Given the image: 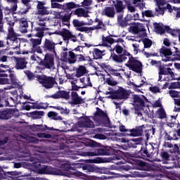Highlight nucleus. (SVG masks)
I'll use <instances>...</instances> for the list:
<instances>
[{"label": "nucleus", "mask_w": 180, "mask_h": 180, "mask_svg": "<svg viewBox=\"0 0 180 180\" xmlns=\"http://www.w3.org/2000/svg\"><path fill=\"white\" fill-rule=\"evenodd\" d=\"M158 154V146L154 143H146L145 146L141 148L139 151H136L134 153L135 158H141L142 160H147L154 154Z\"/></svg>", "instance_id": "2"}, {"label": "nucleus", "mask_w": 180, "mask_h": 180, "mask_svg": "<svg viewBox=\"0 0 180 180\" xmlns=\"http://www.w3.org/2000/svg\"><path fill=\"white\" fill-rule=\"evenodd\" d=\"M72 15V13H65L64 16L62 18V22H66V26H70V20Z\"/></svg>", "instance_id": "42"}, {"label": "nucleus", "mask_w": 180, "mask_h": 180, "mask_svg": "<svg viewBox=\"0 0 180 180\" xmlns=\"http://www.w3.org/2000/svg\"><path fill=\"white\" fill-rule=\"evenodd\" d=\"M174 61H180V50L179 49L176 53H174L172 58Z\"/></svg>", "instance_id": "58"}, {"label": "nucleus", "mask_w": 180, "mask_h": 180, "mask_svg": "<svg viewBox=\"0 0 180 180\" xmlns=\"http://www.w3.org/2000/svg\"><path fill=\"white\" fill-rule=\"evenodd\" d=\"M174 104L176 106L174 107V112H180V98L174 99Z\"/></svg>", "instance_id": "56"}, {"label": "nucleus", "mask_w": 180, "mask_h": 180, "mask_svg": "<svg viewBox=\"0 0 180 180\" xmlns=\"http://www.w3.org/2000/svg\"><path fill=\"white\" fill-rule=\"evenodd\" d=\"M102 15L104 16H107V18H115L116 15V11H115V8L113 7H105L102 11Z\"/></svg>", "instance_id": "24"}, {"label": "nucleus", "mask_w": 180, "mask_h": 180, "mask_svg": "<svg viewBox=\"0 0 180 180\" xmlns=\"http://www.w3.org/2000/svg\"><path fill=\"white\" fill-rule=\"evenodd\" d=\"M160 157L162 160V161H163V164H168V161H169V160H171V155H169V153H168V152H167V150L162 149L160 153Z\"/></svg>", "instance_id": "27"}, {"label": "nucleus", "mask_w": 180, "mask_h": 180, "mask_svg": "<svg viewBox=\"0 0 180 180\" xmlns=\"http://www.w3.org/2000/svg\"><path fill=\"white\" fill-rule=\"evenodd\" d=\"M143 129H146L144 125L138 127L136 129H131L130 137H139V136H143Z\"/></svg>", "instance_id": "25"}, {"label": "nucleus", "mask_w": 180, "mask_h": 180, "mask_svg": "<svg viewBox=\"0 0 180 180\" xmlns=\"http://www.w3.org/2000/svg\"><path fill=\"white\" fill-rule=\"evenodd\" d=\"M116 99H129L130 94L123 87H119L117 91H115Z\"/></svg>", "instance_id": "14"}, {"label": "nucleus", "mask_w": 180, "mask_h": 180, "mask_svg": "<svg viewBox=\"0 0 180 180\" xmlns=\"http://www.w3.org/2000/svg\"><path fill=\"white\" fill-rule=\"evenodd\" d=\"M134 105L146 107V102L144 99L141 98L139 96H135L134 97Z\"/></svg>", "instance_id": "35"}, {"label": "nucleus", "mask_w": 180, "mask_h": 180, "mask_svg": "<svg viewBox=\"0 0 180 180\" xmlns=\"http://www.w3.org/2000/svg\"><path fill=\"white\" fill-rule=\"evenodd\" d=\"M155 30L158 32V33H160V34H164L165 33V30L162 26L160 25V24H156L155 26Z\"/></svg>", "instance_id": "52"}, {"label": "nucleus", "mask_w": 180, "mask_h": 180, "mask_svg": "<svg viewBox=\"0 0 180 180\" xmlns=\"http://www.w3.org/2000/svg\"><path fill=\"white\" fill-rule=\"evenodd\" d=\"M46 130H49L51 131H54V130H57L53 127H49L47 125H40L39 124V131H46Z\"/></svg>", "instance_id": "51"}, {"label": "nucleus", "mask_w": 180, "mask_h": 180, "mask_svg": "<svg viewBox=\"0 0 180 180\" xmlns=\"http://www.w3.org/2000/svg\"><path fill=\"white\" fill-rule=\"evenodd\" d=\"M78 53L70 51L68 52V62L70 63V64H75V63H77V56Z\"/></svg>", "instance_id": "32"}, {"label": "nucleus", "mask_w": 180, "mask_h": 180, "mask_svg": "<svg viewBox=\"0 0 180 180\" xmlns=\"http://www.w3.org/2000/svg\"><path fill=\"white\" fill-rule=\"evenodd\" d=\"M45 98L46 99H49V98H52L53 99H65V101H68V99H70V91H67L65 90H59L51 96L46 95Z\"/></svg>", "instance_id": "12"}, {"label": "nucleus", "mask_w": 180, "mask_h": 180, "mask_svg": "<svg viewBox=\"0 0 180 180\" xmlns=\"http://www.w3.org/2000/svg\"><path fill=\"white\" fill-rule=\"evenodd\" d=\"M72 25H73L74 27H77L78 29V27H82V26H86V25H88V23L85 22L83 20L79 21V20H78V19H74L72 20Z\"/></svg>", "instance_id": "40"}, {"label": "nucleus", "mask_w": 180, "mask_h": 180, "mask_svg": "<svg viewBox=\"0 0 180 180\" xmlns=\"http://www.w3.org/2000/svg\"><path fill=\"white\" fill-rule=\"evenodd\" d=\"M30 161L32 162V167L37 171V174L41 175H64L61 169H56L51 166L41 164V160L36 156L30 157Z\"/></svg>", "instance_id": "1"}, {"label": "nucleus", "mask_w": 180, "mask_h": 180, "mask_svg": "<svg viewBox=\"0 0 180 180\" xmlns=\"http://www.w3.org/2000/svg\"><path fill=\"white\" fill-rule=\"evenodd\" d=\"M155 134V128L152 127V129H146L144 131V135L146 137V140L150 139V136H154Z\"/></svg>", "instance_id": "45"}, {"label": "nucleus", "mask_w": 180, "mask_h": 180, "mask_svg": "<svg viewBox=\"0 0 180 180\" xmlns=\"http://www.w3.org/2000/svg\"><path fill=\"white\" fill-rule=\"evenodd\" d=\"M164 147L170 148L169 151V153H171V154H173L172 155L175 157L174 160H179L180 158L179 146H178L176 144L173 145L169 142H165Z\"/></svg>", "instance_id": "13"}, {"label": "nucleus", "mask_w": 180, "mask_h": 180, "mask_svg": "<svg viewBox=\"0 0 180 180\" xmlns=\"http://www.w3.org/2000/svg\"><path fill=\"white\" fill-rule=\"evenodd\" d=\"M117 13H122L126 9V5L123 4L122 0H112Z\"/></svg>", "instance_id": "21"}, {"label": "nucleus", "mask_w": 180, "mask_h": 180, "mask_svg": "<svg viewBox=\"0 0 180 180\" xmlns=\"http://www.w3.org/2000/svg\"><path fill=\"white\" fill-rule=\"evenodd\" d=\"M70 96V105H82V103H84V99L82 97L78 96L77 91H72Z\"/></svg>", "instance_id": "17"}, {"label": "nucleus", "mask_w": 180, "mask_h": 180, "mask_svg": "<svg viewBox=\"0 0 180 180\" xmlns=\"http://www.w3.org/2000/svg\"><path fill=\"white\" fill-rule=\"evenodd\" d=\"M39 65L41 70H51L54 67V55L50 53H46L44 59H40Z\"/></svg>", "instance_id": "7"}, {"label": "nucleus", "mask_w": 180, "mask_h": 180, "mask_svg": "<svg viewBox=\"0 0 180 180\" xmlns=\"http://www.w3.org/2000/svg\"><path fill=\"white\" fill-rule=\"evenodd\" d=\"M72 15L73 16L76 15L78 18H88L89 16L85 9L82 8H77L74 12H72Z\"/></svg>", "instance_id": "26"}, {"label": "nucleus", "mask_w": 180, "mask_h": 180, "mask_svg": "<svg viewBox=\"0 0 180 180\" xmlns=\"http://www.w3.org/2000/svg\"><path fill=\"white\" fill-rule=\"evenodd\" d=\"M30 41L32 44V49H36L41 44V39H31Z\"/></svg>", "instance_id": "47"}, {"label": "nucleus", "mask_w": 180, "mask_h": 180, "mask_svg": "<svg viewBox=\"0 0 180 180\" xmlns=\"http://www.w3.org/2000/svg\"><path fill=\"white\" fill-rule=\"evenodd\" d=\"M85 74H86V68L84 65H80L76 70L75 77H77V78H80V77L85 75Z\"/></svg>", "instance_id": "33"}, {"label": "nucleus", "mask_w": 180, "mask_h": 180, "mask_svg": "<svg viewBox=\"0 0 180 180\" xmlns=\"http://www.w3.org/2000/svg\"><path fill=\"white\" fill-rule=\"evenodd\" d=\"M110 74L111 75H113L114 77H118L120 79L122 78V75H120V73L117 72V70L115 69L110 70Z\"/></svg>", "instance_id": "63"}, {"label": "nucleus", "mask_w": 180, "mask_h": 180, "mask_svg": "<svg viewBox=\"0 0 180 180\" xmlns=\"http://www.w3.org/2000/svg\"><path fill=\"white\" fill-rule=\"evenodd\" d=\"M134 108V113L137 115L139 117L143 116V110H144V106L138 105L137 104H133Z\"/></svg>", "instance_id": "36"}, {"label": "nucleus", "mask_w": 180, "mask_h": 180, "mask_svg": "<svg viewBox=\"0 0 180 180\" xmlns=\"http://www.w3.org/2000/svg\"><path fill=\"white\" fill-rule=\"evenodd\" d=\"M61 169L63 171H69L70 169H72V167H71V165L70 163H62Z\"/></svg>", "instance_id": "57"}, {"label": "nucleus", "mask_w": 180, "mask_h": 180, "mask_svg": "<svg viewBox=\"0 0 180 180\" xmlns=\"http://www.w3.org/2000/svg\"><path fill=\"white\" fill-rule=\"evenodd\" d=\"M96 109V111L94 112V116H98V117H108V114L101 108L97 107Z\"/></svg>", "instance_id": "44"}, {"label": "nucleus", "mask_w": 180, "mask_h": 180, "mask_svg": "<svg viewBox=\"0 0 180 180\" xmlns=\"http://www.w3.org/2000/svg\"><path fill=\"white\" fill-rule=\"evenodd\" d=\"M130 56V53L127 51V50L124 49L122 54H116L115 52L111 53L110 59L114 61V63H117V64H122V63H124L126 60H127V57Z\"/></svg>", "instance_id": "10"}, {"label": "nucleus", "mask_w": 180, "mask_h": 180, "mask_svg": "<svg viewBox=\"0 0 180 180\" xmlns=\"http://www.w3.org/2000/svg\"><path fill=\"white\" fill-rule=\"evenodd\" d=\"M7 39L8 40H12L13 41H16L18 40V34L16 32H15V30H13V27H10L8 28V34Z\"/></svg>", "instance_id": "30"}, {"label": "nucleus", "mask_w": 180, "mask_h": 180, "mask_svg": "<svg viewBox=\"0 0 180 180\" xmlns=\"http://www.w3.org/2000/svg\"><path fill=\"white\" fill-rule=\"evenodd\" d=\"M39 65L41 70H51L54 67V55L50 53H46L44 59H40Z\"/></svg>", "instance_id": "8"}, {"label": "nucleus", "mask_w": 180, "mask_h": 180, "mask_svg": "<svg viewBox=\"0 0 180 180\" xmlns=\"http://www.w3.org/2000/svg\"><path fill=\"white\" fill-rule=\"evenodd\" d=\"M24 72H25V75H27V77L30 81H32V79H34V74H33V72H31L30 70H26Z\"/></svg>", "instance_id": "61"}, {"label": "nucleus", "mask_w": 180, "mask_h": 180, "mask_svg": "<svg viewBox=\"0 0 180 180\" xmlns=\"http://www.w3.org/2000/svg\"><path fill=\"white\" fill-rule=\"evenodd\" d=\"M59 36H61L63 38V41L68 44L70 41H73V43L77 42V36L74 35L72 32H71L70 30L63 28L61 31L58 32Z\"/></svg>", "instance_id": "9"}, {"label": "nucleus", "mask_w": 180, "mask_h": 180, "mask_svg": "<svg viewBox=\"0 0 180 180\" xmlns=\"http://www.w3.org/2000/svg\"><path fill=\"white\" fill-rule=\"evenodd\" d=\"M83 169L85 171H87L88 172H96L98 169H96V167L89 165H86L83 167Z\"/></svg>", "instance_id": "48"}, {"label": "nucleus", "mask_w": 180, "mask_h": 180, "mask_svg": "<svg viewBox=\"0 0 180 180\" xmlns=\"http://www.w3.org/2000/svg\"><path fill=\"white\" fill-rule=\"evenodd\" d=\"M152 108H162V103H161V101L157 100L152 104Z\"/></svg>", "instance_id": "64"}, {"label": "nucleus", "mask_w": 180, "mask_h": 180, "mask_svg": "<svg viewBox=\"0 0 180 180\" xmlns=\"http://www.w3.org/2000/svg\"><path fill=\"white\" fill-rule=\"evenodd\" d=\"M143 43L144 49H150L153 46V41L148 38H145L143 39Z\"/></svg>", "instance_id": "49"}, {"label": "nucleus", "mask_w": 180, "mask_h": 180, "mask_svg": "<svg viewBox=\"0 0 180 180\" xmlns=\"http://www.w3.org/2000/svg\"><path fill=\"white\" fill-rule=\"evenodd\" d=\"M77 30H78V32H85V33H89V32H91V30H94V28H92L91 27H79L78 28H77Z\"/></svg>", "instance_id": "50"}, {"label": "nucleus", "mask_w": 180, "mask_h": 180, "mask_svg": "<svg viewBox=\"0 0 180 180\" xmlns=\"http://www.w3.org/2000/svg\"><path fill=\"white\" fill-rule=\"evenodd\" d=\"M11 82L12 85H18V79H16V76L13 73H11L9 75Z\"/></svg>", "instance_id": "54"}, {"label": "nucleus", "mask_w": 180, "mask_h": 180, "mask_svg": "<svg viewBox=\"0 0 180 180\" xmlns=\"http://www.w3.org/2000/svg\"><path fill=\"white\" fill-rule=\"evenodd\" d=\"M156 115L159 119H166L167 118V113L165 112V110H164V108L162 107L161 108H159L156 111Z\"/></svg>", "instance_id": "39"}, {"label": "nucleus", "mask_w": 180, "mask_h": 180, "mask_svg": "<svg viewBox=\"0 0 180 180\" xmlns=\"http://www.w3.org/2000/svg\"><path fill=\"white\" fill-rule=\"evenodd\" d=\"M160 56H164L165 57H168V56H172L171 49L165 46H162L160 49Z\"/></svg>", "instance_id": "43"}, {"label": "nucleus", "mask_w": 180, "mask_h": 180, "mask_svg": "<svg viewBox=\"0 0 180 180\" xmlns=\"http://www.w3.org/2000/svg\"><path fill=\"white\" fill-rule=\"evenodd\" d=\"M150 64L158 70V81L162 79V75H170L172 79H175V75L170 68H166L160 60H152Z\"/></svg>", "instance_id": "3"}, {"label": "nucleus", "mask_w": 180, "mask_h": 180, "mask_svg": "<svg viewBox=\"0 0 180 180\" xmlns=\"http://www.w3.org/2000/svg\"><path fill=\"white\" fill-rule=\"evenodd\" d=\"M36 78L39 81V84H42L44 88L46 89H51L57 84L56 82V78L50 76H46V75H37Z\"/></svg>", "instance_id": "6"}, {"label": "nucleus", "mask_w": 180, "mask_h": 180, "mask_svg": "<svg viewBox=\"0 0 180 180\" xmlns=\"http://www.w3.org/2000/svg\"><path fill=\"white\" fill-rule=\"evenodd\" d=\"M103 53H105V50L101 51L98 48H94L93 49L94 60H101V58H102V57H103V56H105V54H103Z\"/></svg>", "instance_id": "29"}, {"label": "nucleus", "mask_w": 180, "mask_h": 180, "mask_svg": "<svg viewBox=\"0 0 180 180\" xmlns=\"http://www.w3.org/2000/svg\"><path fill=\"white\" fill-rule=\"evenodd\" d=\"M20 26L21 33H27V28L29 27V23H27V20H26L25 18H20Z\"/></svg>", "instance_id": "28"}, {"label": "nucleus", "mask_w": 180, "mask_h": 180, "mask_svg": "<svg viewBox=\"0 0 180 180\" xmlns=\"http://www.w3.org/2000/svg\"><path fill=\"white\" fill-rule=\"evenodd\" d=\"M48 117L49 119H51L52 120H63V117L58 115V113L54 112V111H49L47 113Z\"/></svg>", "instance_id": "34"}, {"label": "nucleus", "mask_w": 180, "mask_h": 180, "mask_svg": "<svg viewBox=\"0 0 180 180\" xmlns=\"http://www.w3.org/2000/svg\"><path fill=\"white\" fill-rule=\"evenodd\" d=\"M37 13L38 15H49V11H47V8L46 7H43L38 9Z\"/></svg>", "instance_id": "59"}, {"label": "nucleus", "mask_w": 180, "mask_h": 180, "mask_svg": "<svg viewBox=\"0 0 180 180\" xmlns=\"http://www.w3.org/2000/svg\"><path fill=\"white\" fill-rule=\"evenodd\" d=\"M132 25H134L131 26V29L134 34H139V33H141V32H146V26H144V24L134 22Z\"/></svg>", "instance_id": "19"}, {"label": "nucleus", "mask_w": 180, "mask_h": 180, "mask_svg": "<svg viewBox=\"0 0 180 180\" xmlns=\"http://www.w3.org/2000/svg\"><path fill=\"white\" fill-rule=\"evenodd\" d=\"M77 61L78 63H82L83 61H88V63H92V58L89 56H84L82 54H78L77 56Z\"/></svg>", "instance_id": "37"}, {"label": "nucleus", "mask_w": 180, "mask_h": 180, "mask_svg": "<svg viewBox=\"0 0 180 180\" xmlns=\"http://www.w3.org/2000/svg\"><path fill=\"white\" fill-rule=\"evenodd\" d=\"M56 46H57V44L53 40L45 39L41 48L43 49L44 51H46V53H49L50 54L53 53V54H56Z\"/></svg>", "instance_id": "11"}, {"label": "nucleus", "mask_w": 180, "mask_h": 180, "mask_svg": "<svg viewBox=\"0 0 180 180\" xmlns=\"http://www.w3.org/2000/svg\"><path fill=\"white\" fill-rule=\"evenodd\" d=\"M103 46H105V47H108V44H113L115 43V39L110 37V36L108 37H103Z\"/></svg>", "instance_id": "38"}, {"label": "nucleus", "mask_w": 180, "mask_h": 180, "mask_svg": "<svg viewBox=\"0 0 180 180\" xmlns=\"http://www.w3.org/2000/svg\"><path fill=\"white\" fill-rule=\"evenodd\" d=\"M131 142H128V146L131 147L132 148H137V146L141 144V141H143V138H134L131 139Z\"/></svg>", "instance_id": "31"}, {"label": "nucleus", "mask_w": 180, "mask_h": 180, "mask_svg": "<svg viewBox=\"0 0 180 180\" xmlns=\"http://www.w3.org/2000/svg\"><path fill=\"white\" fill-rule=\"evenodd\" d=\"M6 2H9L10 4H13V6L11 8L9 7H6L4 8L5 15H9L10 13H13V12H16L18 9V0H6Z\"/></svg>", "instance_id": "23"}, {"label": "nucleus", "mask_w": 180, "mask_h": 180, "mask_svg": "<svg viewBox=\"0 0 180 180\" xmlns=\"http://www.w3.org/2000/svg\"><path fill=\"white\" fill-rule=\"evenodd\" d=\"M81 119H83V121L80 122V124L82 127H86L89 129H94L95 127V124L91 120V118L86 116L81 117Z\"/></svg>", "instance_id": "22"}, {"label": "nucleus", "mask_w": 180, "mask_h": 180, "mask_svg": "<svg viewBox=\"0 0 180 180\" xmlns=\"http://www.w3.org/2000/svg\"><path fill=\"white\" fill-rule=\"evenodd\" d=\"M169 95L172 98H179V92L175 90H169Z\"/></svg>", "instance_id": "60"}, {"label": "nucleus", "mask_w": 180, "mask_h": 180, "mask_svg": "<svg viewBox=\"0 0 180 180\" xmlns=\"http://www.w3.org/2000/svg\"><path fill=\"white\" fill-rule=\"evenodd\" d=\"M8 175H9L8 176L10 178H15V180H18V178H19V176H20V175H22V172H7Z\"/></svg>", "instance_id": "46"}, {"label": "nucleus", "mask_w": 180, "mask_h": 180, "mask_svg": "<svg viewBox=\"0 0 180 180\" xmlns=\"http://www.w3.org/2000/svg\"><path fill=\"white\" fill-rule=\"evenodd\" d=\"M50 108L60 110V115H68V113H70V110L67 109V107L64 108L61 106H50Z\"/></svg>", "instance_id": "41"}, {"label": "nucleus", "mask_w": 180, "mask_h": 180, "mask_svg": "<svg viewBox=\"0 0 180 180\" xmlns=\"http://www.w3.org/2000/svg\"><path fill=\"white\" fill-rule=\"evenodd\" d=\"M165 3L160 1H156V7L155 8V16H163L164 13H165Z\"/></svg>", "instance_id": "20"}, {"label": "nucleus", "mask_w": 180, "mask_h": 180, "mask_svg": "<svg viewBox=\"0 0 180 180\" xmlns=\"http://www.w3.org/2000/svg\"><path fill=\"white\" fill-rule=\"evenodd\" d=\"M142 16H146V18H154V14H153L152 11L146 10L145 11H142Z\"/></svg>", "instance_id": "55"}, {"label": "nucleus", "mask_w": 180, "mask_h": 180, "mask_svg": "<svg viewBox=\"0 0 180 180\" xmlns=\"http://www.w3.org/2000/svg\"><path fill=\"white\" fill-rule=\"evenodd\" d=\"M118 23L122 27H127V26L130 25L125 19L120 20Z\"/></svg>", "instance_id": "62"}, {"label": "nucleus", "mask_w": 180, "mask_h": 180, "mask_svg": "<svg viewBox=\"0 0 180 180\" xmlns=\"http://www.w3.org/2000/svg\"><path fill=\"white\" fill-rule=\"evenodd\" d=\"M15 110L11 108H6L2 111H0V120H9V119L13 117Z\"/></svg>", "instance_id": "15"}, {"label": "nucleus", "mask_w": 180, "mask_h": 180, "mask_svg": "<svg viewBox=\"0 0 180 180\" xmlns=\"http://www.w3.org/2000/svg\"><path fill=\"white\" fill-rule=\"evenodd\" d=\"M112 50L115 51L117 54H120V55L122 54L124 51V50L123 49V47H122V46L120 45H116Z\"/></svg>", "instance_id": "53"}, {"label": "nucleus", "mask_w": 180, "mask_h": 180, "mask_svg": "<svg viewBox=\"0 0 180 180\" xmlns=\"http://www.w3.org/2000/svg\"><path fill=\"white\" fill-rule=\"evenodd\" d=\"M27 68V60L26 58H15V70H25Z\"/></svg>", "instance_id": "16"}, {"label": "nucleus", "mask_w": 180, "mask_h": 180, "mask_svg": "<svg viewBox=\"0 0 180 180\" xmlns=\"http://www.w3.org/2000/svg\"><path fill=\"white\" fill-rule=\"evenodd\" d=\"M77 8H79V4H77L73 1H70L66 4H64L63 5V11L66 13H71V12H74L75 11L72 9H75Z\"/></svg>", "instance_id": "18"}, {"label": "nucleus", "mask_w": 180, "mask_h": 180, "mask_svg": "<svg viewBox=\"0 0 180 180\" xmlns=\"http://www.w3.org/2000/svg\"><path fill=\"white\" fill-rule=\"evenodd\" d=\"M128 57L129 60L125 64L126 67L134 71V72H136V74H141L143 72V63L141 61L137 60V57H133L131 54Z\"/></svg>", "instance_id": "5"}, {"label": "nucleus", "mask_w": 180, "mask_h": 180, "mask_svg": "<svg viewBox=\"0 0 180 180\" xmlns=\"http://www.w3.org/2000/svg\"><path fill=\"white\" fill-rule=\"evenodd\" d=\"M116 150L110 147L96 148L92 152H84L82 155L84 157H95L96 155H115Z\"/></svg>", "instance_id": "4"}]
</instances>
